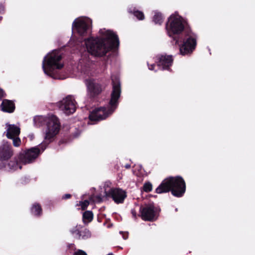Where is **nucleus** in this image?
Returning a JSON list of instances; mask_svg holds the SVG:
<instances>
[{"mask_svg":"<svg viewBox=\"0 0 255 255\" xmlns=\"http://www.w3.org/2000/svg\"><path fill=\"white\" fill-rule=\"evenodd\" d=\"M89 205V202L87 200H85L83 202H80V205L82 210H85Z\"/></svg>","mask_w":255,"mask_h":255,"instance_id":"26","label":"nucleus"},{"mask_svg":"<svg viewBox=\"0 0 255 255\" xmlns=\"http://www.w3.org/2000/svg\"><path fill=\"white\" fill-rule=\"evenodd\" d=\"M40 152L39 148L32 147L20 153L18 158L22 164H29L35 160Z\"/></svg>","mask_w":255,"mask_h":255,"instance_id":"6","label":"nucleus"},{"mask_svg":"<svg viewBox=\"0 0 255 255\" xmlns=\"http://www.w3.org/2000/svg\"><path fill=\"white\" fill-rule=\"evenodd\" d=\"M61 59V55L57 50L52 51L45 56L42 63V68L44 73L53 77L52 70L55 69H60L63 66V64L58 63Z\"/></svg>","mask_w":255,"mask_h":255,"instance_id":"3","label":"nucleus"},{"mask_svg":"<svg viewBox=\"0 0 255 255\" xmlns=\"http://www.w3.org/2000/svg\"><path fill=\"white\" fill-rule=\"evenodd\" d=\"M1 108L3 112L12 113L13 112L15 107L13 102L11 101L4 100L1 103Z\"/></svg>","mask_w":255,"mask_h":255,"instance_id":"18","label":"nucleus"},{"mask_svg":"<svg viewBox=\"0 0 255 255\" xmlns=\"http://www.w3.org/2000/svg\"><path fill=\"white\" fill-rule=\"evenodd\" d=\"M70 197H71V195L70 194H65L63 196V198H64V199H68V198H69Z\"/></svg>","mask_w":255,"mask_h":255,"instance_id":"32","label":"nucleus"},{"mask_svg":"<svg viewBox=\"0 0 255 255\" xmlns=\"http://www.w3.org/2000/svg\"><path fill=\"white\" fill-rule=\"evenodd\" d=\"M134 15L139 19L142 20L144 19V14L143 13L139 11H135L134 12Z\"/></svg>","mask_w":255,"mask_h":255,"instance_id":"25","label":"nucleus"},{"mask_svg":"<svg viewBox=\"0 0 255 255\" xmlns=\"http://www.w3.org/2000/svg\"><path fill=\"white\" fill-rule=\"evenodd\" d=\"M45 148H42V151H43L44 150V149H45Z\"/></svg>","mask_w":255,"mask_h":255,"instance_id":"36","label":"nucleus"},{"mask_svg":"<svg viewBox=\"0 0 255 255\" xmlns=\"http://www.w3.org/2000/svg\"><path fill=\"white\" fill-rule=\"evenodd\" d=\"M121 94L120 85L119 83L113 84V89L111 95V99L110 102L112 108L115 106H117L118 100L120 97Z\"/></svg>","mask_w":255,"mask_h":255,"instance_id":"15","label":"nucleus"},{"mask_svg":"<svg viewBox=\"0 0 255 255\" xmlns=\"http://www.w3.org/2000/svg\"><path fill=\"white\" fill-rule=\"evenodd\" d=\"M21 163L19 162V160H18V161L17 160H12L10 161L8 166L9 167V169L12 170H16L17 169H21Z\"/></svg>","mask_w":255,"mask_h":255,"instance_id":"19","label":"nucleus"},{"mask_svg":"<svg viewBox=\"0 0 255 255\" xmlns=\"http://www.w3.org/2000/svg\"><path fill=\"white\" fill-rule=\"evenodd\" d=\"M41 208L39 204H34L31 209L32 213L35 215H39L41 213Z\"/></svg>","mask_w":255,"mask_h":255,"instance_id":"22","label":"nucleus"},{"mask_svg":"<svg viewBox=\"0 0 255 255\" xmlns=\"http://www.w3.org/2000/svg\"><path fill=\"white\" fill-rule=\"evenodd\" d=\"M143 189L146 192H150L152 189V185L150 182H146L143 186Z\"/></svg>","mask_w":255,"mask_h":255,"instance_id":"23","label":"nucleus"},{"mask_svg":"<svg viewBox=\"0 0 255 255\" xmlns=\"http://www.w3.org/2000/svg\"><path fill=\"white\" fill-rule=\"evenodd\" d=\"M114 109L107 110L105 108H101L93 111L89 115V118L91 121H99L105 119L109 115L111 114Z\"/></svg>","mask_w":255,"mask_h":255,"instance_id":"11","label":"nucleus"},{"mask_svg":"<svg viewBox=\"0 0 255 255\" xmlns=\"http://www.w3.org/2000/svg\"><path fill=\"white\" fill-rule=\"evenodd\" d=\"M102 198L100 196H97L93 199V201L95 202H100L102 201Z\"/></svg>","mask_w":255,"mask_h":255,"instance_id":"29","label":"nucleus"},{"mask_svg":"<svg viewBox=\"0 0 255 255\" xmlns=\"http://www.w3.org/2000/svg\"><path fill=\"white\" fill-rule=\"evenodd\" d=\"M6 134L7 138H11L18 136L20 133V128L14 125L6 124Z\"/></svg>","mask_w":255,"mask_h":255,"instance_id":"17","label":"nucleus"},{"mask_svg":"<svg viewBox=\"0 0 255 255\" xmlns=\"http://www.w3.org/2000/svg\"><path fill=\"white\" fill-rule=\"evenodd\" d=\"M184 28V21L177 13L172 14L169 17L166 25V29L169 36H171L173 34H178Z\"/></svg>","mask_w":255,"mask_h":255,"instance_id":"4","label":"nucleus"},{"mask_svg":"<svg viewBox=\"0 0 255 255\" xmlns=\"http://www.w3.org/2000/svg\"><path fill=\"white\" fill-rule=\"evenodd\" d=\"M12 155V151L10 146L5 143L0 147V158L1 160H6Z\"/></svg>","mask_w":255,"mask_h":255,"instance_id":"16","label":"nucleus"},{"mask_svg":"<svg viewBox=\"0 0 255 255\" xmlns=\"http://www.w3.org/2000/svg\"><path fill=\"white\" fill-rule=\"evenodd\" d=\"M153 20L155 24H161L163 22V17L161 14L159 12H155Z\"/></svg>","mask_w":255,"mask_h":255,"instance_id":"21","label":"nucleus"},{"mask_svg":"<svg viewBox=\"0 0 255 255\" xmlns=\"http://www.w3.org/2000/svg\"><path fill=\"white\" fill-rule=\"evenodd\" d=\"M128 234H127V233L124 234V235H123L124 239L126 240L128 238Z\"/></svg>","mask_w":255,"mask_h":255,"instance_id":"34","label":"nucleus"},{"mask_svg":"<svg viewBox=\"0 0 255 255\" xmlns=\"http://www.w3.org/2000/svg\"><path fill=\"white\" fill-rule=\"evenodd\" d=\"M75 255H87L85 252L82 250H79L75 253Z\"/></svg>","mask_w":255,"mask_h":255,"instance_id":"28","label":"nucleus"},{"mask_svg":"<svg viewBox=\"0 0 255 255\" xmlns=\"http://www.w3.org/2000/svg\"><path fill=\"white\" fill-rule=\"evenodd\" d=\"M157 65L164 69L171 66L173 62L171 55H161L157 57Z\"/></svg>","mask_w":255,"mask_h":255,"instance_id":"13","label":"nucleus"},{"mask_svg":"<svg viewBox=\"0 0 255 255\" xmlns=\"http://www.w3.org/2000/svg\"><path fill=\"white\" fill-rule=\"evenodd\" d=\"M60 108L66 114H73L76 109L74 98L70 95L64 98L60 103Z\"/></svg>","mask_w":255,"mask_h":255,"instance_id":"8","label":"nucleus"},{"mask_svg":"<svg viewBox=\"0 0 255 255\" xmlns=\"http://www.w3.org/2000/svg\"><path fill=\"white\" fill-rule=\"evenodd\" d=\"M154 67V64L148 65L149 69L150 70H153Z\"/></svg>","mask_w":255,"mask_h":255,"instance_id":"33","label":"nucleus"},{"mask_svg":"<svg viewBox=\"0 0 255 255\" xmlns=\"http://www.w3.org/2000/svg\"><path fill=\"white\" fill-rule=\"evenodd\" d=\"M109 195L111 196L114 201L117 203L123 202L126 197V193L120 189H112L109 192Z\"/></svg>","mask_w":255,"mask_h":255,"instance_id":"12","label":"nucleus"},{"mask_svg":"<svg viewBox=\"0 0 255 255\" xmlns=\"http://www.w3.org/2000/svg\"><path fill=\"white\" fill-rule=\"evenodd\" d=\"M185 189V183L181 177H171L164 179L156 189V192L161 194L171 191L173 195L179 197L183 195Z\"/></svg>","mask_w":255,"mask_h":255,"instance_id":"2","label":"nucleus"},{"mask_svg":"<svg viewBox=\"0 0 255 255\" xmlns=\"http://www.w3.org/2000/svg\"><path fill=\"white\" fill-rule=\"evenodd\" d=\"M46 128L45 129V139L50 142L51 139L58 133L60 123L57 118L53 115L47 117L45 119Z\"/></svg>","mask_w":255,"mask_h":255,"instance_id":"5","label":"nucleus"},{"mask_svg":"<svg viewBox=\"0 0 255 255\" xmlns=\"http://www.w3.org/2000/svg\"><path fill=\"white\" fill-rule=\"evenodd\" d=\"M176 44L179 46L180 53L184 55L191 53L195 49L196 45V39L192 37H189L184 39L181 43H179V39L174 38Z\"/></svg>","mask_w":255,"mask_h":255,"instance_id":"7","label":"nucleus"},{"mask_svg":"<svg viewBox=\"0 0 255 255\" xmlns=\"http://www.w3.org/2000/svg\"><path fill=\"white\" fill-rule=\"evenodd\" d=\"M34 120L35 123L37 122H41L43 120V118L42 117H37L34 118Z\"/></svg>","mask_w":255,"mask_h":255,"instance_id":"30","label":"nucleus"},{"mask_svg":"<svg viewBox=\"0 0 255 255\" xmlns=\"http://www.w3.org/2000/svg\"><path fill=\"white\" fill-rule=\"evenodd\" d=\"M5 95V94L3 90L0 88V100L3 97H4Z\"/></svg>","mask_w":255,"mask_h":255,"instance_id":"31","label":"nucleus"},{"mask_svg":"<svg viewBox=\"0 0 255 255\" xmlns=\"http://www.w3.org/2000/svg\"><path fill=\"white\" fill-rule=\"evenodd\" d=\"M71 232L72 234H75L76 235H79V229H77V227H76L75 229L72 230Z\"/></svg>","mask_w":255,"mask_h":255,"instance_id":"27","label":"nucleus"},{"mask_svg":"<svg viewBox=\"0 0 255 255\" xmlns=\"http://www.w3.org/2000/svg\"><path fill=\"white\" fill-rule=\"evenodd\" d=\"M99 32L103 38H91L85 42L88 52L95 56L105 55L116 44H119L118 37L113 31L104 28Z\"/></svg>","mask_w":255,"mask_h":255,"instance_id":"1","label":"nucleus"},{"mask_svg":"<svg viewBox=\"0 0 255 255\" xmlns=\"http://www.w3.org/2000/svg\"><path fill=\"white\" fill-rule=\"evenodd\" d=\"M11 139L13 140V144L14 146L18 147L20 145V139L17 136L14 137L13 138H11Z\"/></svg>","mask_w":255,"mask_h":255,"instance_id":"24","label":"nucleus"},{"mask_svg":"<svg viewBox=\"0 0 255 255\" xmlns=\"http://www.w3.org/2000/svg\"><path fill=\"white\" fill-rule=\"evenodd\" d=\"M125 167L126 168H129L130 167V165L129 164H126V166H125Z\"/></svg>","mask_w":255,"mask_h":255,"instance_id":"35","label":"nucleus"},{"mask_svg":"<svg viewBox=\"0 0 255 255\" xmlns=\"http://www.w3.org/2000/svg\"><path fill=\"white\" fill-rule=\"evenodd\" d=\"M85 84L88 92L92 96L99 94L102 91L100 85L93 80H86Z\"/></svg>","mask_w":255,"mask_h":255,"instance_id":"14","label":"nucleus"},{"mask_svg":"<svg viewBox=\"0 0 255 255\" xmlns=\"http://www.w3.org/2000/svg\"><path fill=\"white\" fill-rule=\"evenodd\" d=\"M93 218V214L91 211H87L83 213V220L85 223L90 222Z\"/></svg>","mask_w":255,"mask_h":255,"instance_id":"20","label":"nucleus"},{"mask_svg":"<svg viewBox=\"0 0 255 255\" xmlns=\"http://www.w3.org/2000/svg\"><path fill=\"white\" fill-rule=\"evenodd\" d=\"M158 212L153 205L146 206L140 209L141 217L145 221H154L157 218Z\"/></svg>","mask_w":255,"mask_h":255,"instance_id":"10","label":"nucleus"},{"mask_svg":"<svg viewBox=\"0 0 255 255\" xmlns=\"http://www.w3.org/2000/svg\"><path fill=\"white\" fill-rule=\"evenodd\" d=\"M92 21L88 18H81L75 19L73 23V28L83 35L91 27Z\"/></svg>","mask_w":255,"mask_h":255,"instance_id":"9","label":"nucleus"}]
</instances>
